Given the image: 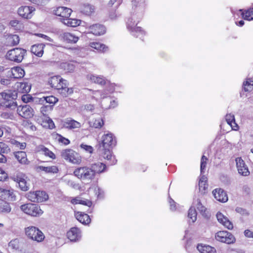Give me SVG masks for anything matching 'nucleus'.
I'll list each match as a JSON object with an SVG mask.
<instances>
[{
  "label": "nucleus",
  "mask_w": 253,
  "mask_h": 253,
  "mask_svg": "<svg viewBox=\"0 0 253 253\" xmlns=\"http://www.w3.org/2000/svg\"><path fill=\"white\" fill-rule=\"evenodd\" d=\"M117 15L116 11L111 10L109 13V17L111 19H115Z\"/></svg>",
  "instance_id": "338daca9"
},
{
  "label": "nucleus",
  "mask_w": 253,
  "mask_h": 253,
  "mask_svg": "<svg viewBox=\"0 0 253 253\" xmlns=\"http://www.w3.org/2000/svg\"><path fill=\"white\" fill-rule=\"evenodd\" d=\"M198 250L202 253H210L212 248L209 246L198 245L197 247Z\"/></svg>",
  "instance_id": "a18cd8bd"
},
{
  "label": "nucleus",
  "mask_w": 253,
  "mask_h": 253,
  "mask_svg": "<svg viewBox=\"0 0 253 253\" xmlns=\"http://www.w3.org/2000/svg\"><path fill=\"white\" fill-rule=\"evenodd\" d=\"M10 152V148L5 143L0 142V163H4L6 162V158L4 154H7Z\"/></svg>",
  "instance_id": "b1692460"
},
{
  "label": "nucleus",
  "mask_w": 253,
  "mask_h": 253,
  "mask_svg": "<svg viewBox=\"0 0 253 253\" xmlns=\"http://www.w3.org/2000/svg\"><path fill=\"white\" fill-rule=\"evenodd\" d=\"M225 120L228 125H229L233 129L237 130L238 126L235 123V117L233 114H228L225 116Z\"/></svg>",
  "instance_id": "f704fd0d"
},
{
  "label": "nucleus",
  "mask_w": 253,
  "mask_h": 253,
  "mask_svg": "<svg viewBox=\"0 0 253 253\" xmlns=\"http://www.w3.org/2000/svg\"><path fill=\"white\" fill-rule=\"evenodd\" d=\"M74 174L78 178L84 181H90L95 177L90 167H83L76 169Z\"/></svg>",
  "instance_id": "39448f33"
},
{
  "label": "nucleus",
  "mask_w": 253,
  "mask_h": 253,
  "mask_svg": "<svg viewBox=\"0 0 253 253\" xmlns=\"http://www.w3.org/2000/svg\"><path fill=\"white\" fill-rule=\"evenodd\" d=\"M237 212L239 213L242 215H248L249 213L246 209L241 207H237L235 209Z\"/></svg>",
  "instance_id": "4d7b16f0"
},
{
  "label": "nucleus",
  "mask_w": 253,
  "mask_h": 253,
  "mask_svg": "<svg viewBox=\"0 0 253 253\" xmlns=\"http://www.w3.org/2000/svg\"><path fill=\"white\" fill-rule=\"evenodd\" d=\"M26 52V50L22 48H14L7 52L5 58L10 61L20 63L22 61Z\"/></svg>",
  "instance_id": "7ed1b4c3"
},
{
  "label": "nucleus",
  "mask_w": 253,
  "mask_h": 253,
  "mask_svg": "<svg viewBox=\"0 0 253 253\" xmlns=\"http://www.w3.org/2000/svg\"><path fill=\"white\" fill-rule=\"evenodd\" d=\"M45 44L43 43L36 44L31 47V52L38 57H41L43 54V49Z\"/></svg>",
  "instance_id": "5701e85b"
},
{
  "label": "nucleus",
  "mask_w": 253,
  "mask_h": 253,
  "mask_svg": "<svg viewBox=\"0 0 253 253\" xmlns=\"http://www.w3.org/2000/svg\"><path fill=\"white\" fill-rule=\"evenodd\" d=\"M89 29L90 33L96 36L103 35L106 32L105 27L102 25L98 24L90 26Z\"/></svg>",
  "instance_id": "aec40b11"
},
{
  "label": "nucleus",
  "mask_w": 253,
  "mask_h": 253,
  "mask_svg": "<svg viewBox=\"0 0 253 253\" xmlns=\"http://www.w3.org/2000/svg\"><path fill=\"white\" fill-rule=\"evenodd\" d=\"M19 240L17 239H15L8 243V246L13 250H17L19 247Z\"/></svg>",
  "instance_id": "8fccbe9b"
},
{
  "label": "nucleus",
  "mask_w": 253,
  "mask_h": 253,
  "mask_svg": "<svg viewBox=\"0 0 253 253\" xmlns=\"http://www.w3.org/2000/svg\"><path fill=\"white\" fill-rule=\"evenodd\" d=\"M27 179L26 175L20 172L18 173L15 177V181L18 183L19 188L22 191H27L29 189L30 184Z\"/></svg>",
  "instance_id": "1a4fd4ad"
},
{
  "label": "nucleus",
  "mask_w": 253,
  "mask_h": 253,
  "mask_svg": "<svg viewBox=\"0 0 253 253\" xmlns=\"http://www.w3.org/2000/svg\"><path fill=\"white\" fill-rule=\"evenodd\" d=\"M215 238L218 241L228 244H233L236 241L234 236L231 233L226 231H220L216 233Z\"/></svg>",
  "instance_id": "6e6552de"
},
{
  "label": "nucleus",
  "mask_w": 253,
  "mask_h": 253,
  "mask_svg": "<svg viewBox=\"0 0 253 253\" xmlns=\"http://www.w3.org/2000/svg\"><path fill=\"white\" fill-rule=\"evenodd\" d=\"M62 38L65 41L68 42L76 43L79 40V38L78 37L68 32L64 33L62 35Z\"/></svg>",
  "instance_id": "c9c22d12"
},
{
  "label": "nucleus",
  "mask_w": 253,
  "mask_h": 253,
  "mask_svg": "<svg viewBox=\"0 0 253 253\" xmlns=\"http://www.w3.org/2000/svg\"><path fill=\"white\" fill-rule=\"evenodd\" d=\"M195 202L196 203V206L197 210L199 211L201 214L206 218H209L210 215L207 211V209L202 205L201 201L199 199H197Z\"/></svg>",
  "instance_id": "72a5a7b5"
},
{
  "label": "nucleus",
  "mask_w": 253,
  "mask_h": 253,
  "mask_svg": "<svg viewBox=\"0 0 253 253\" xmlns=\"http://www.w3.org/2000/svg\"><path fill=\"white\" fill-rule=\"evenodd\" d=\"M27 197L30 201L33 202H36V191L30 192L27 194Z\"/></svg>",
  "instance_id": "5fc2aeb1"
},
{
  "label": "nucleus",
  "mask_w": 253,
  "mask_h": 253,
  "mask_svg": "<svg viewBox=\"0 0 253 253\" xmlns=\"http://www.w3.org/2000/svg\"><path fill=\"white\" fill-rule=\"evenodd\" d=\"M207 161H208V158L204 155L202 156L201 159V168H200L201 174L205 172V170L206 168Z\"/></svg>",
  "instance_id": "09e8293b"
},
{
  "label": "nucleus",
  "mask_w": 253,
  "mask_h": 253,
  "mask_svg": "<svg viewBox=\"0 0 253 253\" xmlns=\"http://www.w3.org/2000/svg\"><path fill=\"white\" fill-rule=\"evenodd\" d=\"M18 114L23 118L28 119L34 116V110L29 105L20 106L17 109Z\"/></svg>",
  "instance_id": "9b49d317"
},
{
  "label": "nucleus",
  "mask_w": 253,
  "mask_h": 253,
  "mask_svg": "<svg viewBox=\"0 0 253 253\" xmlns=\"http://www.w3.org/2000/svg\"><path fill=\"white\" fill-rule=\"evenodd\" d=\"M62 22L68 26L75 27L80 25L81 21L80 20L72 18H63Z\"/></svg>",
  "instance_id": "473e14b6"
},
{
  "label": "nucleus",
  "mask_w": 253,
  "mask_h": 253,
  "mask_svg": "<svg viewBox=\"0 0 253 253\" xmlns=\"http://www.w3.org/2000/svg\"><path fill=\"white\" fill-rule=\"evenodd\" d=\"M239 11L241 12L242 17L246 20L251 21L253 20V8H250L247 10L243 11V9H240Z\"/></svg>",
  "instance_id": "e433bc0d"
},
{
  "label": "nucleus",
  "mask_w": 253,
  "mask_h": 253,
  "mask_svg": "<svg viewBox=\"0 0 253 253\" xmlns=\"http://www.w3.org/2000/svg\"><path fill=\"white\" fill-rule=\"evenodd\" d=\"M48 83L51 87L59 90V93L63 96H66L73 92L72 88L68 87L67 81L63 80L60 76L51 77Z\"/></svg>",
  "instance_id": "f03ea898"
},
{
  "label": "nucleus",
  "mask_w": 253,
  "mask_h": 253,
  "mask_svg": "<svg viewBox=\"0 0 253 253\" xmlns=\"http://www.w3.org/2000/svg\"><path fill=\"white\" fill-rule=\"evenodd\" d=\"M25 233L29 238L38 242L42 241L45 237L43 233L35 226L26 228Z\"/></svg>",
  "instance_id": "423d86ee"
},
{
  "label": "nucleus",
  "mask_w": 253,
  "mask_h": 253,
  "mask_svg": "<svg viewBox=\"0 0 253 253\" xmlns=\"http://www.w3.org/2000/svg\"><path fill=\"white\" fill-rule=\"evenodd\" d=\"M13 155L16 160L21 164H28V161L26 153L24 151H17L13 153Z\"/></svg>",
  "instance_id": "393cba45"
},
{
  "label": "nucleus",
  "mask_w": 253,
  "mask_h": 253,
  "mask_svg": "<svg viewBox=\"0 0 253 253\" xmlns=\"http://www.w3.org/2000/svg\"><path fill=\"white\" fill-rule=\"evenodd\" d=\"M11 211L10 204L5 200L0 199V213H8Z\"/></svg>",
  "instance_id": "2f4dec72"
},
{
  "label": "nucleus",
  "mask_w": 253,
  "mask_h": 253,
  "mask_svg": "<svg viewBox=\"0 0 253 253\" xmlns=\"http://www.w3.org/2000/svg\"><path fill=\"white\" fill-rule=\"evenodd\" d=\"M88 80L92 83L98 84L100 85H104L106 84V80L101 76H96L93 74H89L87 76Z\"/></svg>",
  "instance_id": "c85d7f7f"
},
{
  "label": "nucleus",
  "mask_w": 253,
  "mask_h": 253,
  "mask_svg": "<svg viewBox=\"0 0 253 253\" xmlns=\"http://www.w3.org/2000/svg\"><path fill=\"white\" fill-rule=\"evenodd\" d=\"M31 99V97H29V95H23L22 96V100L24 102H28L30 101V100Z\"/></svg>",
  "instance_id": "774afa93"
},
{
  "label": "nucleus",
  "mask_w": 253,
  "mask_h": 253,
  "mask_svg": "<svg viewBox=\"0 0 253 253\" xmlns=\"http://www.w3.org/2000/svg\"><path fill=\"white\" fill-rule=\"evenodd\" d=\"M197 212L194 207H191L188 213V216L192 220V222L194 223L197 219Z\"/></svg>",
  "instance_id": "c03bdc74"
},
{
  "label": "nucleus",
  "mask_w": 253,
  "mask_h": 253,
  "mask_svg": "<svg viewBox=\"0 0 253 253\" xmlns=\"http://www.w3.org/2000/svg\"><path fill=\"white\" fill-rule=\"evenodd\" d=\"M72 12L71 9L66 7H58L54 10L55 15L63 18H69Z\"/></svg>",
  "instance_id": "f3484780"
},
{
  "label": "nucleus",
  "mask_w": 253,
  "mask_h": 253,
  "mask_svg": "<svg viewBox=\"0 0 253 253\" xmlns=\"http://www.w3.org/2000/svg\"><path fill=\"white\" fill-rule=\"evenodd\" d=\"M101 155L104 159L110 161V165H113L116 164L117 160L115 156L112 155V153L109 149L103 148L101 150Z\"/></svg>",
  "instance_id": "412c9836"
},
{
  "label": "nucleus",
  "mask_w": 253,
  "mask_h": 253,
  "mask_svg": "<svg viewBox=\"0 0 253 253\" xmlns=\"http://www.w3.org/2000/svg\"><path fill=\"white\" fill-rule=\"evenodd\" d=\"M236 162L238 172L243 176L249 175L250 171L244 161L241 158H237L236 159Z\"/></svg>",
  "instance_id": "ddd939ff"
},
{
  "label": "nucleus",
  "mask_w": 253,
  "mask_h": 253,
  "mask_svg": "<svg viewBox=\"0 0 253 253\" xmlns=\"http://www.w3.org/2000/svg\"><path fill=\"white\" fill-rule=\"evenodd\" d=\"M64 126L65 127L70 129L79 128L81 126L80 123L73 119H67L64 122Z\"/></svg>",
  "instance_id": "7c9ffc66"
},
{
  "label": "nucleus",
  "mask_w": 253,
  "mask_h": 253,
  "mask_svg": "<svg viewBox=\"0 0 253 253\" xmlns=\"http://www.w3.org/2000/svg\"><path fill=\"white\" fill-rule=\"evenodd\" d=\"M79 9L82 13L87 16L91 15L95 12L94 6L88 3L82 4Z\"/></svg>",
  "instance_id": "4be33fe9"
},
{
  "label": "nucleus",
  "mask_w": 253,
  "mask_h": 253,
  "mask_svg": "<svg viewBox=\"0 0 253 253\" xmlns=\"http://www.w3.org/2000/svg\"><path fill=\"white\" fill-rule=\"evenodd\" d=\"M143 16V13H136L133 14L130 17L128 18L126 21V26L127 29L132 33V35L137 38L142 39L145 35V32L141 29L140 27H136L139 20L141 19Z\"/></svg>",
  "instance_id": "f257e3e1"
},
{
  "label": "nucleus",
  "mask_w": 253,
  "mask_h": 253,
  "mask_svg": "<svg viewBox=\"0 0 253 253\" xmlns=\"http://www.w3.org/2000/svg\"><path fill=\"white\" fill-rule=\"evenodd\" d=\"M39 169L40 170L44 171L46 173H56L58 171L57 167L55 166L49 167L40 166Z\"/></svg>",
  "instance_id": "a19ab883"
},
{
  "label": "nucleus",
  "mask_w": 253,
  "mask_h": 253,
  "mask_svg": "<svg viewBox=\"0 0 253 253\" xmlns=\"http://www.w3.org/2000/svg\"><path fill=\"white\" fill-rule=\"evenodd\" d=\"M51 106H49L48 105L42 106L41 108V112L42 114L44 115L48 110H51Z\"/></svg>",
  "instance_id": "e2e57ef3"
},
{
  "label": "nucleus",
  "mask_w": 253,
  "mask_h": 253,
  "mask_svg": "<svg viewBox=\"0 0 253 253\" xmlns=\"http://www.w3.org/2000/svg\"><path fill=\"white\" fill-rule=\"evenodd\" d=\"M61 157L73 164L78 165L82 162V157L80 154L71 149H66L61 151Z\"/></svg>",
  "instance_id": "20e7f679"
},
{
  "label": "nucleus",
  "mask_w": 253,
  "mask_h": 253,
  "mask_svg": "<svg viewBox=\"0 0 253 253\" xmlns=\"http://www.w3.org/2000/svg\"><path fill=\"white\" fill-rule=\"evenodd\" d=\"M90 168L95 176V174L100 173L104 171L106 167L103 163L98 162L92 164Z\"/></svg>",
  "instance_id": "bb28decb"
},
{
  "label": "nucleus",
  "mask_w": 253,
  "mask_h": 253,
  "mask_svg": "<svg viewBox=\"0 0 253 253\" xmlns=\"http://www.w3.org/2000/svg\"><path fill=\"white\" fill-rule=\"evenodd\" d=\"M244 235L246 237L253 238V232L250 230L247 229L244 231Z\"/></svg>",
  "instance_id": "0e129e2a"
},
{
  "label": "nucleus",
  "mask_w": 253,
  "mask_h": 253,
  "mask_svg": "<svg viewBox=\"0 0 253 253\" xmlns=\"http://www.w3.org/2000/svg\"><path fill=\"white\" fill-rule=\"evenodd\" d=\"M48 199V195L44 191H36V202H43L46 201Z\"/></svg>",
  "instance_id": "4c0bfd02"
},
{
  "label": "nucleus",
  "mask_w": 253,
  "mask_h": 253,
  "mask_svg": "<svg viewBox=\"0 0 253 253\" xmlns=\"http://www.w3.org/2000/svg\"><path fill=\"white\" fill-rule=\"evenodd\" d=\"M20 209L25 213L33 216H40L43 213L38 205L31 203L21 206Z\"/></svg>",
  "instance_id": "0eeeda50"
},
{
  "label": "nucleus",
  "mask_w": 253,
  "mask_h": 253,
  "mask_svg": "<svg viewBox=\"0 0 253 253\" xmlns=\"http://www.w3.org/2000/svg\"><path fill=\"white\" fill-rule=\"evenodd\" d=\"M214 198L218 201L225 203L228 201L226 192L222 189H215L212 191Z\"/></svg>",
  "instance_id": "2eb2a0df"
},
{
  "label": "nucleus",
  "mask_w": 253,
  "mask_h": 253,
  "mask_svg": "<svg viewBox=\"0 0 253 253\" xmlns=\"http://www.w3.org/2000/svg\"><path fill=\"white\" fill-rule=\"evenodd\" d=\"M8 40L11 44L14 46L19 43L20 39L17 35H13L9 36Z\"/></svg>",
  "instance_id": "49530a36"
},
{
  "label": "nucleus",
  "mask_w": 253,
  "mask_h": 253,
  "mask_svg": "<svg viewBox=\"0 0 253 253\" xmlns=\"http://www.w3.org/2000/svg\"><path fill=\"white\" fill-rule=\"evenodd\" d=\"M12 143L15 146V147L19 148L21 150H23L26 146V143L25 142H20L17 140H13L12 141Z\"/></svg>",
  "instance_id": "603ef678"
},
{
  "label": "nucleus",
  "mask_w": 253,
  "mask_h": 253,
  "mask_svg": "<svg viewBox=\"0 0 253 253\" xmlns=\"http://www.w3.org/2000/svg\"><path fill=\"white\" fill-rule=\"evenodd\" d=\"M104 125V122L102 119H98L94 121L93 126L95 128H100Z\"/></svg>",
  "instance_id": "6e6d98bb"
},
{
  "label": "nucleus",
  "mask_w": 253,
  "mask_h": 253,
  "mask_svg": "<svg viewBox=\"0 0 253 253\" xmlns=\"http://www.w3.org/2000/svg\"><path fill=\"white\" fill-rule=\"evenodd\" d=\"M80 147L81 149L89 153H92L93 150L92 146L83 143L80 145Z\"/></svg>",
  "instance_id": "864d4df0"
},
{
  "label": "nucleus",
  "mask_w": 253,
  "mask_h": 253,
  "mask_svg": "<svg viewBox=\"0 0 253 253\" xmlns=\"http://www.w3.org/2000/svg\"><path fill=\"white\" fill-rule=\"evenodd\" d=\"M59 141L65 145H68L70 143V141L63 137H61L59 139Z\"/></svg>",
  "instance_id": "69168bd1"
},
{
  "label": "nucleus",
  "mask_w": 253,
  "mask_h": 253,
  "mask_svg": "<svg viewBox=\"0 0 253 253\" xmlns=\"http://www.w3.org/2000/svg\"><path fill=\"white\" fill-rule=\"evenodd\" d=\"M216 216L218 221L221 223L226 228L229 230L233 229V225L232 223L222 213L218 212L216 213Z\"/></svg>",
  "instance_id": "dca6fc26"
},
{
  "label": "nucleus",
  "mask_w": 253,
  "mask_h": 253,
  "mask_svg": "<svg viewBox=\"0 0 253 253\" xmlns=\"http://www.w3.org/2000/svg\"><path fill=\"white\" fill-rule=\"evenodd\" d=\"M43 100L45 101L46 103L52 104L51 107L58 101L57 98L53 96H49L43 97Z\"/></svg>",
  "instance_id": "de8ad7c7"
},
{
  "label": "nucleus",
  "mask_w": 253,
  "mask_h": 253,
  "mask_svg": "<svg viewBox=\"0 0 253 253\" xmlns=\"http://www.w3.org/2000/svg\"><path fill=\"white\" fill-rule=\"evenodd\" d=\"M68 238L73 242H76L81 237V231L77 227H73L67 232Z\"/></svg>",
  "instance_id": "a211bd4d"
},
{
  "label": "nucleus",
  "mask_w": 253,
  "mask_h": 253,
  "mask_svg": "<svg viewBox=\"0 0 253 253\" xmlns=\"http://www.w3.org/2000/svg\"><path fill=\"white\" fill-rule=\"evenodd\" d=\"M76 219L84 224H88L90 222V218L87 214L78 211L75 214Z\"/></svg>",
  "instance_id": "a878e982"
},
{
  "label": "nucleus",
  "mask_w": 253,
  "mask_h": 253,
  "mask_svg": "<svg viewBox=\"0 0 253 253\" xmlns=\"http://www.w3.org/2000/svg\"><path fill=\"white\" fill-rule=\"evenodd\" d=\"M19 91L22 93H28L30 91L31 86L28 83H20L17 84Z\"/></svg>",
  "instance_id": "ea45409f"
},
{
  "label": "nucleus",
  "mask_w": 253,
  "mask_h": 253,
  "mask_svg": "<svg viewBox=\"0 0 253 253\" xmlns=\"http://www.w3.org/2000/svg\"><path fill=\"white\" fill-rule=\"evenodd\" d=\"M80 204L87 206L90 207L92 205V202L91 201L88 200H80Z\"/></svg>",
  "instance_id": "13d9d810"
},
{
  "label": "nucleus",
  "mask_w": 253,
  "mask_h": 253,
  "mask_svg": "<svg viewBox=\"0 0 253 253\" xmlns=\"http://www.w3.org/2000/svg\"><path fill=\"white\" fill-rule=\"evenodd\" d=\"M169 205H170V209L172 211H174L176 210V203L175 202L171 199H169Z\"/></svg>",
  "instance_id": "bf43d9fd"
},
{
  "label": "nucleus",
  "mask_w": 253,
  "mask_h": 253,
  "mask_svg": "<svg viewBox=\"0 0 253 253\" xmlns=\"http://www.w3.org/2000/svg\"><path fill=\"white\" fill-rule=\"evenodd\" d=\"M10 73V77L15 79H20L23 78L25 75L24 70L20 67H14L12 68L11 69L8 71Z\"/></svg>",
  "instance_id": "6ab92c4d"
},
{
  "label": "nucleus",
  "mask_w": 253,
  "mask_h": 253,
  "mask_svg": "<svg viewBox=\"0 0 253 253\" xmlns=\"http://www.w3.org/2000/svg\"><path fill=\"white\" fill-rule=\"evenodd\" d=\"M0 197L8 201L16 200V196L12 189H6L0 187Z\"/></svg>",
  "instance_id": "4468645a"
},
{
  "label": "nucleus",
  "mask_w": 253,
  "mask_h": 253,
  "mask_svg": "<svg viewBox=\"0 0 253 253\" xmlns=\"http://www.w3.org/2000/svg\"><path fill=\"white\" fill-rule=\"evenodd\" d=\"M35 8L33 6H22L18 9V14L25 19H31L34 15Z\"/></svg>",
  "instance_id": "9d476101"
},
{
  "label": "nucleus",
  "mask_w": 253,
  "mask_h": 253,
  "mask_svg": "<svg viewBox=\"0 0 253 253\" xmlns=\"http://www.w3.org/2000/svg\"><path fill=\"white\" fill-rule=\"evenodd\" d=\"M64 67L68 72H72L74 70L75 67L72 64H65Z\"/></svg>",
  "instance_id": "052dcab7"
},
{
  "label": "nucleus",
  "mask_w": 253,
  "mask_h": 253,
  "mask_svg": "<svg viewBox=\"0 0 253 253\" xmlns=\"http://www.w3.org/2000/svg\"><path fill=\"white\" fill-rule=\"evenodd\" d=\"M105 84L107 85V88L104 91V92L101 93L99 91H96L94 93L95 95H97V94H99L101 98H105L106 95H107L108 93L113 92L115 90V86L114 84L110 83L108 81H106V84Z\"/></svg>",
  "instance_id": "cd10ccee"
},
{
  "label": "nucleus",
  "mask_w": 253,
  "mask_h": 253,
  "mask_svg": "<svg viewBox=\"0 0 253 253\" xmlns=\"http://www.w3.org/2000/svg\"><path fill=\"white\" fill-rule=\"evenodd\" d=\"M132 4L139 9H142L144 7V0H134L132 1Z\"/></svg>",
  "instance_id": "3c124183"
},
{
  "label": "nucleus",
  "mask_w": 253,
  "mask_h": 253,
  "mask_svg": "<svg viewBox=\"0 0 253 253\" xmlns=\"http://www.w3.org/2000/svg\"><path fill=\"white\" fill-rule=\"evenodd\" d=\"M37 35L38 37L42 38L46 41H48L51 42H53V40L45 35H44L42 34H37Z\"/></svg>",
  "instance_id": "680f3d73"
},
{
  "label": "nucleus",
  "mask_w": 253,
  "mask_h": 253,
  "mask_svg": "<svg viewBox=\"0 0 253 253\" xmlns=\"http://www.w3.org/2000/svg\"><path fill=\"white\" fill-rule=\"evenodd\" d=\"M244 90L246 92L251 91L253 89V80L251 79H248L247 81L243 83Z\"/></svg>",
  "instance_id": "37998d69"
},
{
  "label": "nucleus",
  "mask_w": 253,
  "mask_h": 253,
  "mask_svg": "<svg viewBox=\"0 0 253 253\" xmlns=\"http://www.w3.org/2000/svg\"><path fill=\"white\" fill-rule=\"evenodd\" d=\"M90 46L93 48L97 49L99 51L105 52L107 49V47H106L104 44L101 43L100 42H92L90 43Z\"/></svg>",
  "instance_id": "79ce46f5"
},
{
  "label": "nucleus",
  "mask_w": 253,
  "mask_h": 253,
  "mask_svg": "<svg viewBox=\"0 0 253 253\" xmlns=\"http://www.w3.org/2000/svg\"><path fill=\"white\" fill-rule=\"evenodd\" d=\"M116 141L113 134L110 132L102 136V144L103 148H107L115 146Z\"/></svg>",
  "instance_id": "f8f14e48"
},
{
  "label": "nucleus",
  "mask_w": 253,
  "mask_h": 253,
  "mask_svg": "<svg viewBox=\"0 0 253 253\" xmlns=\"http://www.w3.org/2000/svg\"><path fill=\"white\" fill-rule=\"evenodd\" d=\"M38 149L39 151L42 152L45 156L49 157L52 159H55V154L45 146L43 145L39 146Z\"/></svg>",
  "instance_id": "58836bf2"
},
{
  "label": "nucleus",
  "mask_w": 253,
  "mask_h": 253,
  "mask_svg": "<svg viewBox=\"0 0 253 253\" xmlns=\"http://www.w3.org/2000/svg\"><path fill=\"white\" fill-rule=\"evenodd\" d=\"M15 91L10 90H7L0 93L2 98L7 101L15 99L17 97Z\"/></svg>",
  "instance_id": "c756f323"
}]
</instances>
